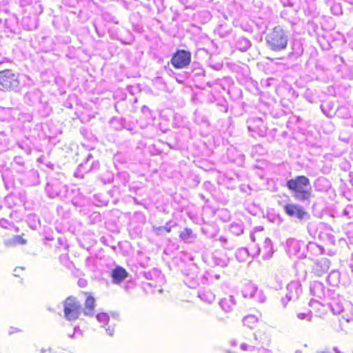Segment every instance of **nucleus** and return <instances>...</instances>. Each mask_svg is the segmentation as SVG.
I'll return each instance as SVG.
<instances>
[{
	"instance_id": "f257e3e1",
	"label": "nucleus",
	"mask_w": 353,
	"mask_h": 353,
	"mask_svg": "<svg viewBox=\"0 0 353 353\" xmlns=\"http://www.w3.org/2000/svg\"><path fill=\"white\" fill-rule=\"evenodd\" d=\"M286 187L293 193L294 197L301 201H308L312 196L310 181L304 175H299L288 180Z\"/></svg>"
},
{
	"instance_id": "f03ea898",
	"label": "nucleus",
	"mask_w": 353,
	"mask_h": 353,
	"mask_svg": "<svg viewBox=\"0 0 353 353\" xmlns=\"http://www.w3.org/2000/svg\"><path fill=\"white\" fill-rule=\"evenodd\" d=\"M288 42V37L284 30L279 27L274 28L266 37L268 46L274 52L285 50L287 48Z\"/></svg>"
},
{
	"instance_id": "7ed1b4c3",
	"label": "nucleus",
	"mask_w": 353,
	"mask_h": 353,
	"mask_svg": "<svg viewBox=\"0 0 353 353\" xmlns=\"http://www.w3.org/2000/svg\"><path fill=\"white\" fill-rule=\"evenodd\" d=\"M20 84L19 74L11 69L0 71V85L5 91H16Z\"/></svg>"
},
{
	"instance_id": "20e7f679",
	"label": "nucleus",
	"mask_w": 353,
	"mask_h": 353,
	"mask_svg": "<svg viewBox=\"0 0 353 353\" xmlns=\"http://www.w3.org/2000/svg\"><path fill=\"white\" fill-rule=\"evenodd\" d=\"M80 301L74 296H68L63 301L64 316L68 321L77 320L82 312Z\"/></svg>"
},
{
	"instance_id": "39448f33",
	"label": "nucleus",
	"mask_w": 353,
	"mask_h": 353,
	"mask_svg": "<svg viewBox=\"0 0 353 353\" xmlns=\"http://www.w3.org/2000/svg\"><path fill=\"white\" fill-rule=\"evenodd\" d=\"M191 59V53L189 51L177 50L172 55L170 63L174 68L182 69L190 65Z\"/></svg>"
},
{
	"instance_id": "423d86ee",
	"label": "nucleus",
	"mask_w": 353,
	"mask_h": 353,
	"mask_svg": "<svg viewBox=\"0 0 353 353\" xmlns=\"http://www.w3.org/2000/svg\"><path fill=\"white\" fill-rule=\"evenodd\" d=\"M283 209L289 216L296 217L300 221L310 218V214L303 207L297 204L288 203L284 205Z\"/></svg>"
},
{
	"instance_id": "0eeeda50",
	"label": "nucleus",
	"mask_w": 353,
	"mask_h": 353,
	"mask_svg": "<svg viewBox=\"0 0 353 353\" xmlns=\"http://www.w3.org/2000/svg\"><path fill=\"white\" fill-rule=\"evenodd\" d=\"M129 275L128 271L123 267L117 265L110 272V276L112 283L114 284H120Z\"/></svg>"
},
{
	"instance_id": "6e6552de",
	"label": "nucleus",
	"mask_w": 353,
	"mask_h": 353,
	"mask_svg": "<svg viewBox=\"0 0 353 353\" xmlns=\"http://www.w3.org/2000/svg\"><path fill=\"white\" fill-rule=\"evenodd\" d=\"M84 294L86 299L82 311L85 316H92L95 309V299L89 292H84Z\"/></svg>"
},
{
	"instance_id": "1a4fd4ad",
	"label": "nucleus",
	"mask_w": 353,
	"mask_h": 353,
	"mask_svg": "<svg viewBox=\"0 0 353 353\" xmlns=\"http://www.w3.org/2000/svg\"><path fill=\"white\" fill-rule=\"evenodd\" d=\"M258 322L255 315H248L243 319V325L248 327H253Z\"/></svg>"
},
{
	"instance_id": "9d476101",
	"label": "nucleus",
	"mask_w": 353,
	"mask_h": 353,
	"mask_svg": "<svg viewBox=\"0 0 353 353\" xmlns=\"http://www.w3.org/2000/svg\"><path fill=\"white\" fill-rule=\"evenodd\" d=\"M27 243V241L23 238V235H17L14 236L12 240L8 242V245H25Z\"/></svg>"
},
{
	"instance_id": "9b49d317",
	"label": "nucleus",
	"mask_w": 353,
	"mask_h": 353,
	"mask_svg": "<svg viewBox=\"0 0 353 353\" xmlns=\"http://www.w3.org/2000/svg\"><path fill=\"white\" fill-rule=\"evenodd\" d=\"M193 236V231L190 228H185L179 234V237L183 241H187Z\"/></svg>"
},
{
	"instance_id": "f8f14e48",
	"label": "nucleus",
	"mask_w": 353,
	"mask_h": 353,
	"mask_svg": "<svg viewBox=\"0 0 353 353\" xmlns=\"http://www.w3.org/2000/svg\"><path fill=\"white\" fill-rule=\"evenodd\" d=\"M97 317L99 321L103 323L104 325H105L109 321V316L106 313H100Z\"/></svg>"
},
{
	"instance_id": "ddd939ff",
	"label": "nucleus",
	"mask_w": 353,
	"mask_h": 353,
	"mask_svg": "<svg viewBox=\"0 0 353 353\" xmlns=\"http://www.w3.org/2000/svg\"><path fill=\"white\" fill-rule=\"evenodd\" d=\"M241 347L243 350L247 351L250 353L254 351V346L250 343H241Z\"/></svg>"
},
{
	"instance_id": "4468645a",
	"label": "nucleus",
	"mask_w": 353,
	"mask_h": 353,
	"mask_svg": "<svg viewBox=\"0 0 353 353\" xmlns=\"http://www.w3.org/2000/svg\"><path fill=\"white\" fill-rule=\"evenodd\" d=\"M157 230L159 231H161V230H165L167 232H170L171 231V229L170 228H159L157 229Z\"/></svg>"
},
{
	"instance_id": "2eb2a0df",
	"label": "nucleus",
	"mask_w": 353,
	"mask_h": 353,
	"mask_svg": "<svg viewBox=\"0 0 353 353\" xmlns=\"http://www.w3.org/2000/svg\"><path fill=\"white\" fill-rule=\"evenodd\" d=\"M14 332H16V330H11L10 333H14Z\"/></svg>"
}]
</instances>
